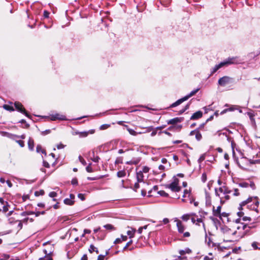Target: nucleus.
<instances>
[{
	"label": "nucleus",
	"mask_w": 260,
	"mask_h": 260,
	"mask_svg": "<svg viewBox=\"0 0 260 260\" xmlns=\"http://www.w3.org/2000/svg\"><path fill=\"white\" fill-rule=\"evenodd\" d=\"M241 219H237L234 228L236 229L237 238H241L245 235L248 234L250 230L254 227L251 224H247L243 222H240L239 221Z\"/></svg>",
	"instance_id": "obj_1"
},
{
	"label": "nucleus",
	"mask_w": 260,
	"mask_h": 260,
	"mask_svg": "<svg viewBox=\"0 0 260 260\" xmlns=\"http://www.w3.org/2000/svg\"><path fill=\"white\" fill-rule=\"evenodd\" d=\"M259 202L257 198H249L246 200L243 201L240 204L239 209L243 210V207L247 206V207L250 210L255 211L257 213H260V208H258Z\"/></svg>",
	"instance_id": "obj_2"
},
{
	"label": "nucleus",
	"mask_w": 260,
	"mask_h": 260,
	"mask_svg": "<svg viewBox=\"0 0 260 260\" xmlns=\"http://www.w3.org/2000/svg\"><path fill=\"white\" fill-rule=\"evenodd\" d=\"M238 60L237 57H229L219 64L215 66L211 70V74L215 73L218 70L224 66H228L231 64L237 63Z\"/></svg>",
	"instance_id": "obj_3"
},
{
	"label": "nucleus",
	"mask_w": 260,
	"mask_h": 260,
	"mask_svg": "<svg viewBox=\"0 0 260 260\" xmlns=\"http://www.w3.org/2000/svg\"><path fill=\"white\" fill-rule=\"evenodd\" d=\"M178 179L175 178L173 182L167 185L166 187L170 188L172 191L179 192L181 190V187L178 185Z\"/></svg>",
	"instance_id": "obj_4"
},
{
	"label": "nucleus",
	"mask_w": 260,
	"mask_h": 260,
	"mask_svg": "<svg viewBox=\"0 0 260 260\" xmlns=\"http://www.w3.org/2000/svg\"><path fill=\"white\" fill-rule=\"evenodd\" d=\"M233 82V78L229 76H223L220 78L218 81V84L221 86H225Z\"/></svg>",
	"instance_id": "obj_5"
},
{
	"label": "nucleus",
	"mask_w": 260,
	"mask_h": 260,
	"mask_svg": "<svg viewBox=\"0 0 260 260\" xmlns=\"http://www.w3.org/2000/svg\"><path fill=\"white\" fill-rule=\"evenodd\" d=\"M14 105L16 109L18 111L25 114V115L27 117L30 118V116L27 113L25 109L23 107V105L21 104V103L17 102L14 103Z\"/></svg>",
	"instance_id": "obj_6"
},
{
	"label": "nucleus",
	"mask_w": 260,
	"mask_h": 260,
	"mask_svg": "<svg viewBox=\"0 0 260 260\" xmlns=\"http://www.w3.org/2000/svg\"><path fill=\"white\" fill-rule=\"evenodd\" d=\"M221 230L223 233L226 236H230L232 235L233 236H236L237 235V231H234V230H232L229 228L228 226H224L221 228Z\"/></svg>",
	"instance_id": "obj_7"
},
{
	"label": "nucleus",
	"mask_w": 260,
	"mask_h": 260,
	"mask_svg": "<svg viewBox=\"0 0 260 260\" xmlns=\"http://www.w3.org/2000/svg\"><path fill=\"white\" fill-rule=\"evenodd\" d=\"M174 221L176 222V225L178 232L180 233H183L185 229V226L183 224L182 222L177 218H175Z\"/></svg>",
	"instance_id": "obj_8"
},
{
	"label": "nucleus",
	"mask_w": 260,
	"mask_h": 260,
	"mask_svg": "<svg viewBox=\"0 0 260 260\" xmlns=\"http://www.w3.org/2000/svg\"><path fill=\"white\" fill-rule=\"evenodd\" d=\"M50 119L51 120H56L57 119L64 120L66 119V118L64 115L57 113L55 114L51 115Z\"/></svg>",
	"instance_id": "obj_9"
},
{
	"label": "nucleus",
	"mask_w": 260,
	"mask_h": 260,
	"mask_svg": "<svg viewBox=\"0 0 260 260\" xmlns=\"http://www.w3.org/2000/svg\"><path fill=\"white\" fill-rule=\"evenodd\" d=\"M184 118L183 117H176L171 119L167 121L168 124H174L183 121Z\"/></svg>",
	"instance_id": "obj_10"
},
{
	"label": "nucleus",
	"mask_w": 260,
	"mask_h": 260,
	"mask_svg": "<svg viewBox=\"0 0 260 260\" xmlns=\"http://www.w3.org/2000/svg\"><path fill=\"white\" fill-rule=\"evenodd\" d=\"M89 156L90 157L91 160H92L93 162H99L100 158L98 156L95 155V151L94 150L89 152Z\"/></svg>",
	"instance_id": "obj_11"
},
{
	"label": "nucleus",
	"mask_w": 260,
	"mask_h": 260,
	"mask_svg": "<svg viewBox=\"0 0 260 260\" xmlns=\"http://www.w3.org/2000/svg\"><path fill=\"white\" fill-rule=\"evenodd\" d=\"M203 115L202 112L201 111H198L193 114V115L191 116V120H196L198 119L201 117H202Z\"/></svg>",
	"instance_id": "obj_12"
},
{
	"label": "nucleus",
	"mask_w": 260,
	"mask_h": 260,
	"mask_svg": "<svg viewBox=\"0 0 260 260\" xmlns=\"http://www.w3.org/2000/svg\"><path fill=\"white\" fill-rule=\"evenodd\" d=\"M219 191L221 192V193H223V194H229V193H231L232 191L231 190H230L225 185H223V186H221L219 188Z\"/></svg>",
	"instance_id": "obj_13"
},
{
	"label": "nucleus",
	"mask_w": 260,
	"mask_h": 260,
	"mask_svg": "<svg viewBox=\"0 0 260 260\" xmlns=\"http://www.w3.org/2000/svg\"><path fill=\"white\" fill-rule=\"evenodd\" d=\"M221 206H219L217 207L216 209H214V207H213V215L216 217H221L220 215V211H221Z\"/></svg>",
	"instance_id": "obj_14"
},
{
	"label": "nucleus",
	"mask_w": 260,
	"mask_h": 260,
	"mask_svg": "<svg viewBox=\"0 0 260 260\" xmlns=\"http://www.w3.org/2000/svg\"><path fill=\"white\" fill-rule=\"evenodd\" d=\"M187 99L186 98H185V96L177 100L176 102H175V103H173L171 107H176L178 105H179L180 104H181V103H182L183 102L186 101Z\"/></svg>",
	"instance_id": "obj_15"
},
{
	"label": "nucleus",
	"mask_w": 260,
	"mask_h": 260,
	"mask_svg": "<svg viewBox=\"0 0 260 260\" xmlns=\"http://www.w3.org/2000/svg\"><path fill=\"white\" fill-rule=\"evenodd\" d=\"M44 252L46 254V255L43 257H41L39 260H52V258L49 255V254L51 253V251L48 253L46 249L44 250Z\"/></svg>",
	"instance_id": "obj_16"
},
{
	"label": "nucleus",
	"mask_w": 260,
	"mask_h": 260,
	"mask_svg": "<svg viewBox=\"0 0 260 260\" xmlns=\"http://www.w3.org/2000/svg\"><path fill=\"white\" fill-rule=\"evenodd\" d=\"M238 215L239 217H240V218L241 217H242V220L243 221H251V218L249 217H247V216H243L244 215V213L242 211H239L238 212Z\"/></svg>",
	"instance_id": "obj_17"
},
{
	"label": "nucleus",
	"mask_w": 260,
	"mask_h": 260,
	"mask_svg": "<svg viewBox=\"0 0 260 260\" xmlns=\"http://www.w3.org/2000/svg\"><path fill=\"white\" fill-rule=\"evenodd\" d=\"M192 216H196V214L195 213H189V214H184L181 216V218L183 220H184L185 221H187L188 220H189L190 219V218Z\"/></svg>",
	"instance_id": "obj_18"
},
{
	"label": "nucleus",
	"mask_w": 260,
	"mask_h": 260,
	"mask_svg": "<svg viewBox=\"0 0 260 260\" xmlns=\"http://www.w3.org/2000/svg\"><path fill=\"white\" fill-rule=\"evenodd\" d=\"M128 228L129 229V230L127 231V234L129 236L130 238H132L134 237L135 233L136 232V229L128 227Z\"/></svg>",
	"instance_id": "obj_19"
},
{
	"label": "nucleus",
	"mask_w": 260,
	"mask_h": 260,
	"mask_svg": "<svg viewBox=\"0 0 260 260\" xmlns=\"http://www.w3.org/2000/svg\"><path fill=\"white\" fill-rule=\"evenodd\" d=\"M143 172L140 171L137 173V178L138 182H141L143 181Z\"/></svg>",
	"instance_id": "obj_20"
},
{
	"label": "nucleus",
	"mask_w": 260,
	"mask_h": 260,
	"mask_svg": "<svg viewBox=\"0 0 260 260\" xmlns=\"http://www.w3.org/2000/svg\"><path fill=\"white\" fill-rule=\"evenodd\" d=\"M8 137L11 139H14V138H21L22 139H24L25 138V135H22L21 136L16 135H12L10 134H8Z\"/></svg>",
	"instance_id": "obj_21"
},
{
	"label": "nucleus",
	"mask_w": 260,
	"mask_h": 260,
	"mask_svg": "<svg viewBox=\"0 0 260 260\" xmlns=\"http://www.w3.org/2000/svg\"><path fill=\"white\" fill-rule=\"evenodd\" d=\"M200 90V88H197L193 90H192L191 92H190L188 95L185 96L187 100L192 96L194 95L196 93H197L199 90Z\"/></svg>",
	"instance_id": "obj_22"
},
{
	"label": "nucleus",
	"mask_w": 260,
	"mask_h": 260,
	"mask_svg": "<svg viewBox=\"0 0 260 260\" xmlns=\"http://www.w3.org/2000/svg\"><path fill=\"white\" fill-rule=\"evenodd\" d=\"M191 252V250L188 248H186L184 250H180L179 251V253L181 255H183L186 253L189 254Z\"/></svg>",
	"instance_id": "obj_23"
},
{
	"label": "nucleus",
	"mask_w": 260,
	"mask_h": 260,
	"mask_svg": "<svg viewBox=\"0 0 260 260\" xmlns=\"http://www.w3.org/2000/svg\"><path fill=\"white\" fill-rule=\"evenodd\" d=\"M90 253H92L95 251L96 254L99 253V250L96 247H95L93 245L91 244L90 245L89 248L88 249Z\"/></svg>",
	"instance_id": "obj_24"
},
{
	"label": "nucleus",
	"mask_w": 260,
	"mask_h": 260,
	"mask_svg": "<svg viewBox=\"0 0 260 260\" xmlns=\"http://www.w3.org/2000/svg\"><path fill=\"white\" fill-rule=\"evenodd\" d=\"M125 127H126L127 131L131 135L136 136L137 135H138V132H136L133 129L128 127L127 125H125Z\"/></svg>",
	"instance_id": "obj_25"
},
{
	"label": "nucleus",
	"mask_w": 260,
	"mask_h": 260,
	"mask_svg": "<svg viewBox=\"0 0 260 260\" xmlns=\"http://www.w3.org/2000/svg\"><path fill=\"white\" fill-rule=\"evenodd\" d=\"M28 146L29 149H30L31 150L33 149L34 146V140L30 138H29L28 141Z\"/></svg>",
	"instance_id": "obj_26"
},
{
	"label": "nucleus",
	"mask_w": 260,
	"mask_h": 260,
	"mask_svg": "<svg viewBox=\"0 0 260 260\" xmlns=\"http://www.w3.org/2000/svg\"><path fill=\"white\" fill-rule=\"evenodd\" d=\"M64 203L68 205H73L74 203V201L71 199L67 198L64 200Z\"/></svg>",
	"instance_id": "obj_27"
},
{
	"label": "nucleus",
	"mask_w": 260,
	"mask_h": 260,
	"mask_svg": "<svg viewBox=\"0 0 260 260\" xmlns=\"http://www.w3.org/2000/svg\"><path fill=\"white\" fill-rule=\"evenodd\" d=\"M104 227L108 231H114L115 230V228L114 227V226L111 224H107L105 225H104Z\"/></svg>",
	"instance_id": "obj_28"
},
{
	"label": "nucleus",
	"mask_w": 260,
	"mask_h": 260,
	"mask_svg": "<svg viewBox=\"0 0 260 260\" xmlns=\"http://www.w3.org/2000/svg\"><path fill=\"white\" fill-rule=\"evenodd\" d=\"M3 107L4 108V109H5V110H7V111H14V109L13 107L12 106H10L8 105H4Z\"/></svg>",
	"instance_id": "obj_29"
},
{
	"label": "nucleus",
	"mask_w": 260,
	"mask_h": 260,
	"mask_svg": "<svg viewBox=\"0 0 260 260\" xmlns=\"http://www.w3.org/2000/svg\"><path fill=\"white\" fill-rule=\"evenodd\" d=\"M126 175V173L124 171H119L117 173V176L119 178L123 177Z\"/></svg>",
	"instance_id": "obj_30"
},
{
	"label": "nucleus",
	"mask_w": 260,
	"mask_h": 260,
	"mask_svg": "<svg viewBox=\"0 0 260 260\" xmlns=\"http://www.w3.org/2000/svg\"><path fill=\"white\" fill-rule=\"evenodd\" d=\"M195 135H196V138L198 141H200L201 140L202 136L201 134L199 132V129H198L197 132L196 133Z\"/></svg>",
	"instance_id": "obj_31"
},
{
	"label": "nucleus",
	"mask_w": 260,
	"mask_h": 260,
	"mask_svg": "<svg viewBox=\"0 0 260 260\" xmlns=\"http://www.w3.org/2000/svg\"><path fill=\"white\" fill-rule=\"evenodd\" d=\"M36 149L38 152H41L42 153L46 154L45 150L42 149L41 145H38L37 146Z\"/></svg>",
	"instance_id": "obj_32"
},
{
	"label": "nucleus",
	"mask_w": 260,
	"mask_h": 260,
	"mask_svg": "<svg viewBox=\"0 0 260 260\" xmlns=\"http://www.w3.org/2000/svg\"><path fill=\"white\" fill-rule=\"evenodd\" d=\"M91 163H89L86 168V170L87 172L91 173L93 172L92 168H91Z\"/></svg>",
	"instance_id": "obj_33"
},
{
	"label": "nucleus",
	"mask_w": 260,
	"mask_h": 260,
	"mask_svg": "<svg viewBox=\"0 0 260 260\" xmlns=\"http://www.w3.org/2000/svg\"><path fill=\"white\" fill-rule=\"evenodd\" d=\"M77 134H79L80 137H86L87 136L88 133L86 132H76Z\"/></svg>",
	"instance_id": "obj_34"
},
{
	"label": "nucleus",
	"mask_w": 260,
	"mask_h": 260,
	"mask_svg": "<svg viewBox=\"0 0 260 260\" xmlns=\"http://www.w3.org/2000/svg\"><path fill=\"white\" fill-rule=\"evenodd\" d=\"M200 223H203V226L205 229V225L204 223L203 222L202 219L201 218H197L196 219V224L199 226L200 225Z\"/></svg>",
	"instance_id": "obj_35"
},
{
	"label": "nucleus",
	"mask_w": 260,
	"mask_h": 260,
	"mask_svg": "<svg viewBox=\"0 0 260 260\" xmlns=\"http://www.w3.org/2000/svg\"><path fill=\"white\" fill-rule=\"evenodd\" d=\"M109 127H110L109 124H102V125H101V126L100 127V129L101 130H104V129H107Z\"/></svg>",
	"instance_id": "obj_36"
},
{
	"label": "nucleus",
	"mask_w": 260,
	"mask_h": 260,
	"mask_svg": "<svg viewBox=\"0 0 260 260\" xmlns=\"http://www.w3.org/2000/svg\"><path fill=\"white\" fill-rule=\"evenodd\" d=\"M239 185L241 187L246 188L249 186V184L247 182H242L239 183Z\"/></svg>",
	"instance_id": "obj_37"
},
{
	"label": "nucleus",
	"mask_w": 260,
	"mask_h": 260,
	"mask_svg": "<svg viewBox=\"0 0 260 260\" xmlns=\"http://www.w3.org/2000/svg\"><path fill=\"white\" fill-rule=\"evenodd\" d=\"M78 158H79V161L81 162V163L83 165L85 166L86 165V161L84 160V159L81 155L79 156Z\"/></svg>",
	"instance_id": "obj_38"
},
{
	"label": "nucleus",
	"mask_w": 260,
	"mask_h": 260,
	"mask_svg": "<svg viewBox=\"0 0 260 260\" xmlns=\"http://www.w3.org/2000/svg\"><path fill=\"white\" fill-rule=\"evenodd\" d=\"M201 179L203 182H205L207 180V174L205 172L202 175Z\"/></svg>",
	"instance_id": "obj_39"
},
{
	"label": "nucleus",
	"mask_w": 260,
	"mask_h": 260,
	"mask_svg": "<svg viewBox=\"0 0 260 260\" xmlns=\"http://www.w3.org/2000/svg\"><path fill=\"white\" fill-rule=\"evenodd\" d=\"M189 104H187L184 108L182 109V110H181L180 111H179V113L180 114H182L183 113V112H184L187 109H188L189 108Z\"/></svg>",
	"instance_id": "obj_40"
},
{
	"label": "nucleus",
	"mask_w": 260,
	"mask_h": 260,
	"mask_svg": "<svg viewBox=\"0 0 260 260\" xmlns=\"http://www.w3.org/2000/svg\"><path fill=\"white\" fill-rule=\"evenodd\" d=\"M122 158L121 157H117L115 160L116 164H122Z\"/></svg>",
	"instance_id": "obj_41"
},
{
	"label": "nucleus",
	"mask_w": 260,
	"mask_h": 260,
	"mask_svg": "<svg viewBox=\"0 0 260 260\" xmlns=\"http://www.w3.org/2000/svg\"><path fill=\"white\" fill-rule=\"evenodd\" d=\"M158 193L161 196H163V197H168V194L167 193H166L165 191L164 190H161V191H159L158 192Z\"/></svg>",
	"instance_id": "obj_42"
},
{
	"label": "nucleus",
	"mask_w": 260,
	"mask_h": 260,
	"mask_svg": "<svg viewBox=\"0 0 260 260\" xmlns=\"http://www.w3.org/2000/svg\"><path fill=\"white\" fill-rule=\"evenodd\" d=\"M16 142L21 147L24 146V142L22 140H16Z\"/></svg>",
	"instance_id": "obj_43"
},
{
	"label": "nucleus",
	"mask_w": 260,
	"mask_h": 260,
	"mask_svg": "<svg viewBox=\"0 0 260 260\" xmlns=\"http://www.w3.org/2000/svg\"><path fill=\"white\" fill-rule=\"evenodd\" d=\"M149 168L147 167H144L143 168V170H142V171L143 172V173H148L149 172Z\"/></svg>",
	"instance_id": "obj_44"
},
{
	"label": "nucleus",
	"mask_w": 260,
	"mask_h": 260,
	"mask_svg": "<svg viewBox=\"0 0 260 260\" xmlns=\"http://www.w3.org/2000/svg\"><path fill=\"white\" fill-rule=\"evenodd\" d=\"M78 197L81 201H84L85 200V197L83 194L79 193L78 194Z\"/></svg>",
	"instance_id": "obj_45"
},
{
	"label": "nucleus",
	"mask_w": 260,
	"mask_h": 260,
	"mask_svg": "<svg viewBox=\"0 0 260 260\" xmlns=\"http://www.w3.org/2000/svg\"><path fill=\"white\" fill-rule=\"evenodd\" d=\"M57 193L54 191H52L49 193V196L51 198H54L56 197Z\"/></svg>",
	"instance_id": "obj_46"
},
{
	"label": "nucleus",
	"mask_w": 260,
	"mask_h": 260,
	"mask_svg": "<svg viewBox=\"0 0 260 260\" xmlns=\"http://www.w3.org/2000/svg\"><path fill=\"white\" fill-rule=\"evenodd\" d=\"M196 217H197V215H196V216H192L190 218L191 219V222L193 224L196 223V219L195 218Z\"/></svg>",
	"instance_id": "obj_47"
},
{
	"label": "nucleus",
	"mask_w": 260,
	"mask_h": 260,
	"mask_svg": "<svg viewBox=\"0 0 260 260\" xmlns=\"http://www.w3.org/2000/svg\"><path fill=\"white\" fill-rule=\"evenodd\" d=\"M44 193V190H40V192H39L38 191H36L35 194V195H36V196H39L40 194H41V195H43Z\"/></svg>",
	"instance_id": "obj_48"
},
{
	"label": "nucleus",
	"mask_w": 260,
	"mask_h": 260,
	"mask_svg": "<svg viewBox=\"0 0 260 260\" xmlns=\"http://www.w3.org/2000/svg\"><path fill=\"white\" fill-rule=\"evenodd\" d=\"M133 241L131 240L128 242H127L126 245L124 247L123 249L125 250L128 248V247L132 243Z\"/></svg>",
	"instance_id": "obj_49"
},
{
	"label": "nucleus",
	"mask_w": 260,
	"mask_h": 260,
	"mask_svg": "<svg viewBox=\"0 0 260 260\" xmlns=\"http://www.w3.org/2000/svg\"><path fill=\"white\" fill-rule=\"evenodd\" d=\"M71 182L73 185H77L78 184V180L76 178H74L72 180Z\"/></svg>",
	"instance_id": "obj_50"
},
{
	"label": "nucleus",
	"mask_w": 260,
	"mask_h": 260,
	"mask_svg": "<svg viewBox=\"0 0 260 260\" xmlns=\"http://www.w3.org/2000/svg\"><path fill=\"white\" fill-rule=\"evenodd\" d=\"M231 145H232V150H233V155H234L235 154V152L234 151V146L236 145V144H235V143L234 142H232Z\"/></svg>",
	"instance_id": "obj_51"
},
{
	"label": "nucleus",
	"mask_w": 260,
	"mask_h": 260,
	"mask_svg": "<svg viewBox=\"0 0 260 260\" xmlns=\"http://www.w3.org/2000/svg\"><path fill=\"white\" fill-rule=\"evenodd\" d=\"M257 243L256 242H254L252 243V247L255 249H258V247L257 246Z\"/></svg>",
	"instance_id": "obj_52"
},
{
	"label": "nucleus",
	"mask_w": 260,
	"mask_h": 260,
	"mask_svg": "<svg viewBox=\"0 0 260 260\" xmlns=\"http://www.w3.org/2000/svg\"><path fill=\"white\" fill-rule=\"evenodd\" d=\"M186 257L182 256L181 255L179 256H177V258H176V260H183L185 259Z\"/></svg>",
	"instance_id": "obj_53"
},
{
	"label": "nucleus",
	"mask_w": 260,
	"mask_h": 260,
	"mask_svg": "<svg viewBox=\"0 0 260 260\" xmlns=\"http://www.w3.org/2000/svg\"><path fill=\"white\" fill-rule=\"evenodd\" d=\"M105 255H99L98 257V260H104Z\"/></svg>",
	"instance_id": "obj_54"
},
{
	"label": "nucleus",
	"mask_w": 260,
	"mask_h": 260,
	"mask_svg": "<svg viewBox=\"0 0 260 260\" xmlns=\"http://www.w3.org/2000/svg\"><path fill=\"white\" fill-rule=\"evenodd\" d=\"M239 195V190L238 189H235L234 196H238Z\"/></svg>",
	"instance_id": "obj_55"
},
{
	"label": "nucleus",
	"mask_w": 260,
	"mask_h": 260,
	"mask_svg": "<svg viewBox=\"0 0 260 260\" xmlns=\"http://www.w3.org/2000/svg\"><path fill=\"white\" fill-rule=\"evenodd\" d=\"M140 187L139 182L136 183L134 185V189L137 191V189Z\"/></svg>",
	"instance_id": "obj_56"
},
{
	"label": "nucleus",
	"mask_w": 260,
	"mask_h": 260,
	"mask_svg": "<svg viewBox=\"0 0 260 260\" xmlns=\"http://www.w3.org/2000/svg\"><path fill=\"white\" fill-rule=\"evenodd\" d=\"M64 147V145H63L62 144L60 143L58 145H57V148L59 149H62Z\"/></svg>",
	"instance_id": "obj_57"
},
{
	"label": "nucleus",
	"mask_w": 260,
	"mask_h": 260,
	"mask_svg": "<svg viewBox=\"0 0 260 260\" xmlns=\"http://www.w3.org/2000/svg\"><path fill=\"white\" fill-rule=\"evenodd\" d=\"M49 13L47 11H44V16L45 18H48L49 17Z\"/></svg>",
	"instance_id": "obj_58"
},
{
	"label": "nucleus",
	"mask_w": 260,
	"mask_h": 260,
	"mask_svg": "<svg viewBox=\"0 0 260 260\" xmlns=\"http://www.w3.org/2000/svg\"><path fill=\"white\" fill-rule=\"evenodd\" d=\"M121 241H122V240H121V238H117V239L115 240V241H114V243H115V244L119 243H120Z\"/></svg>",
	"instance_id": "obj_59"
},
{
	"label": "nucleus",
	"mask_w": 260,
	"mask_h": 260,
	"mask_svg": "<svg viewBox=\"0 0 260 260\" xmlns=\"http://www.w3.org/2000/svg\"><path fill=\"white\" fill-rule=\"evenodd\" d=\"M190 236V233L188 232H186L183 233L184 237H188Z\"/></svg>",
	"instance_id": "obj_60"
},
{
	"label": "nucleus",
	"mask_w": 260,
	"mask_h": 260,
	"mask_svg": "<svg viewBox=\"0 0 260 260\" xmlns=\"http://www.w3.org/2000/svg\"><path fill=\"white\" fill-rule=\"evenodd\" d=\"M81 260H88V257L86 254H84L81 258Z\"/></svg>",
	"instance_id": "obj_61"
},
{
	"label": "nucleus",
	"mask_w": 260,
	"mask_h": 260,
	"mask_svg": "<svg viewBox=\"0 0 260 260\" xmlns=\"http://www.w3.org/2000/svg\"><path fill=\"white\" fill-rule=\"evenodd\" d=\"M6 183L9 187H11L12 186V183L10 180H7Z\"/></svg>",
	"instance_id": "obj_62"
},
{
	"label": "nucleus",
	"mask_w": 260,
	"mask_h": 260,
	"mask_svg": "<svg viewBox=\"0 0 260 260\" xmlns=\"http://www.w3.org/2000/svg\"><path fill=\"white\" fill-rule=\"evenodd\" d=\"M190 193L189 191L187 189H185L184 191V195L183 196V198H185L186 197V194Z\"/></svg>",
	"instance_id": "obj_63"
},
{
	"label": "nucleus",
	"mask_w": 260,
	"mask_h": 260,
	"mask_svg": "<svg viewBox=\"0 0 260 260\" xmlns=\"http://www.w3.org/2000/svg\"><path fill=\"white\" fill-rule=\"evenodd\" d=\"M204 159H205V157H204V156L202 155V156H200V157L199 158V159L198 161H199V162H201V161H203V160H204Z\"/></svg>",
	"instance_id": "obj_64"
}]
</instances>
